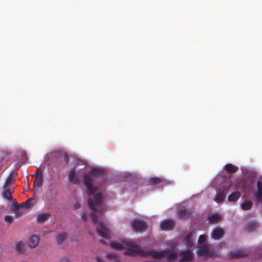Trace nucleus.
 I'll return each mask as SVG.
<instances>
[{"mask_svg":"<svg viewBox=\"0 0 262 262\" xmlns=\"http://www.w3.org/2000/svg\"><path fill=\"white\" fill-rule=\"evenodd\" d=\"M104 172L103 170L94 168L89 173H85L83 176V183L87 189L89 196L88 204L90 208L93 211L91 214V218L94 223L98 221V216L103 213V209L101 207L104 195L102 193L95 194L98 188L92 185V182L96 177L104 176Z\"/></svg>","mask_w":262,"mask_h":262,"instance_id":"1","label":"nucleus"},{"mask_svg":"<svg viewBox=\"0 0 262 262\" xmlns=\"http://www.w3.org/2000/svg\"><path fill=\"white\" fill-rule=\"evenodd\" d=\"M124 244L125 248H126V250L124 251L125 255L136 256L139 255L142 256H150V254H148L150 250L145 251L141 249L136 242L124 241Z\"/></svg>","mask_w":262,"mask_h":262,"instance_id":"2","label":"nucleus"},{"mask_svg":"<svg viewBox=\"0 0 262 262\" xmlns=\"http://www.w3.org/2000/svg\"><path fill=\"white\" fill-rule=\"evenodd\" d=\"M150 256L154 258L160 259L163 257H165L168 262H172L175 261L178 256V253L173 249L168 250H162L156 251L154 250H150L148 252Z\"/></svg>","mask_w":262,"mask_h":262,"instance_id":"3","label":"nucleus"},{"mask_svg":"<svg viewBox=\"0 0 262 262\" xmlns=\"http://www.w3.org/2000/svg\"><path fill=\"white\" fill-rule=\"evenodd\" d=\"M146 224L143 221L134 220L131 223L132 229L135 232H143L146 229Z\"/></svg>","mask_w":262,"mask_h":262,"instance_id":"4","label":"nucleus"},{"mask_svg":"<svg viewBox=\"0 0 262 262\" xmlns=\"http://www.w3.org/2000/svg\"><path fill=\"white\" fill-rule=\"evenodd\" d=\"M197 254L199 256H214L217 257L218 253L214 252L213 250H209V248L206 246H203L199 247L197 250Z\"/></svg>","mask_w":262,"mask_h":262,"instance_id":"5","label":"nucleus"},{"mask_svg":"<svg viewBox=\"0 0 262 262\" xmlns=\"http://www.w3.org/2000/svg\"><path fill=\"white\" fill-rule=\"evenodd\" d=\"M180 262H190L192 260L194 257L192 252L189 250H186L181 251L179 253Z\"/></svg>","mask_w":262,"mask_h":262,"instance_id":"6","label":"nucleus"},{"mask_svg":"<svg viewBox=\"0 0 262 262\" xmlns=\"http://www.w3.org/2000/svg\"><path fill=\"white\" fill-rule=\"evenodd\" d=\"M174 225V221L172 219H168L162 221L160 223V227L162 230H171L173 229Z\"/></svg>","mask_w":262,"mask_h":262,"instance_id":"7","label":"nucleus"},{"mask_svg":"<svg viewBox=\"0 0 262 262\" xmlns=\"http://www.w3.org/2000/svg\"><path fill=\"white\" fill-rule=\"evenodd\" d=\"M97 231L100 236L105 239L108 238L110 233V231L101 222L98 224Z\"/></svg>","mask_w":262,"mask_h":262,"instance_id":"8","label":"nucleus"},{"mask_svg":"<svg viewBox=\"0 0 262 262\" xmlns=\"http://www.w3.org/2000/svg\"><path fill=\"white\" fill-rule=\"evenodd\" d=\"M43 174L37 176L34 180V194H36L38 192L39 188L41 187L43 185Z\"/></svg>","mask_w":262,"mask_h":262,"instance_id":"9","label":"nucleus"},{"mask_svg":"<svg viewBox=\"0 0 262 262\" xmlns=\"http://www.w3.org/2000/svg\"><path fill=\"white\" fill-rule=\"evenodd\" d=\"M224 234V230L221 228L217 227L214 228L211 232V237L215 240L220 239Z\"/></svg>","mask_w":262,"mask_h":262,"instance_id":"10","label":"nucleus"},{"mask_svg":"<svg viewBox=\"0 0 262 262\" xmlns=\"http://www.w3.org/2000/svg\"><path fill=\"white\" fill-rule=\"evenodd\" d=\"M248 255L247 253L243 249L234 250L231 253V258H242L245 257Z\"/></svg>","mask_w":262,"mask_h":262,"instance_id":"11","label":"nucleus"},{"mask_svg":"<svg viewBox=\"0 0 262 262\" xmlns=\"http://www.w3.org/2000/svg\"><path fill=\"white\" fill-rule=\"evenodd\" d=\"M15 249L17 254H22L27 250V245L25 242L19 241L15 244Z\"/></svg>","mask_w":262,"mask_h":262,"instance_id":"12","label":"nucleus"},{"mask_svg":"<svg viewBox=\"0 0 262 262\" xmlns=\"http://www.w3.org/2000/svg\"><path fill=\"white\" fill-rule=\"evenodd\" d=\"M39 241V236L36 235H32L29 239L28 246L30 248H35L38 245Z\"/></svg>","mask_w":262,"mask_h":262,"instance_id":"13","label":"nucleus"},{"mask_svg":"<svg viewBox=\"0 0 262 262\" xmlns=\"http://www.w3.org/2000/svg\"><path fill=\"white\" fill-rule=\"evenodd\" d=\"M69 180L74 184H77L79 183V179L77 176L75 170H70L69 173Z\"/></svg>","mask_w":262,"mask_h":262,"instance_id":"14","label":"nucleus"},{"mask_svg":"<svg viewBox=\"0 0 262 262\" xmlns=\"http://www.w3.org/2000/svg\"><path fill=\"white\" fill-rule=\"evenodd\" d=\"M178 217L182 220L189 219L190 218V213L184 209H182L178 214Z\"/></svg>","mask_w":262,"mask_h":262,"instance_id":"15","label":"nucleus"},{"mask_svg":"<svg viewBox=\"0 0 262 262\" xmlns=\"http://www.w3.org/2000/svg\"><path fill=\"white\" fill-rule=\"evenodd\" d=\"M208 220L210 223H217L221 220V217L217 214L211 213L208 216Z\"/></svg>","mask_w":262,"mask_h":262,"instance_id":"16","label":"nucleus"},{"mask_svg":"<svg viewBox=\"0 0 262 262\" xmlns=\"http://www.w3.org/2000/svg\"><path fill=\"white\" fill-rule=\"evenodd\" d=\"M51 216V214L48 213H42L39 214L37 217V221L39 224H43Z\"/></svg>","mask_w":262,"mask_h":262,"instance_id":"17","label":"nucleus"},{"mask_svg":"<svg viewBox=\"0 0 262 262\" xmlns=\"http://www.w3.org/2000/svg\"><path fill=\"white\" fill-rule=\"evenodd\" d=\"M256 198L259 202H262V183L260 181L257 182Z\"/></svg>","mask_w":262,"mask_h":262,"instance_id":"18","label":"nucleus"},{"mask_svg":"<svg viewBox=\"0 0 262 262\" xmlns=\"http://www.w3.org/2000/svg\"><path fill=\"white\" fill-rule=\"evenodd\" d=\"M241 196V193L237 191L233 192L230 194L228 197L229 202H236Z\"/></svg>","mask_w":262,"mask_h":262,"instance_id":"19","label":"nucleus"},{"mask_svg":"<svg viewBox=\"0 0 262 262\" xmlns=\"http://www.w3.org/2000/svg\"><path fill=\"white\" fill-rule=\"evenodd\" d=\"M225 169L230 173H234L238 170V167L231 164H227L225 166Z\"/></svg>","mask_w":262,"mask_h":262,"instance_id":"20","label":"nucleus"},{"mask_svg":"<svg viewBox=\"0 0 262 262\" xmlns=\"http://www.w3.org/2000/svg\"><path fill=\"white\" fill-rule=\"evenodd\" d=\"M15 179L13 177V176L10 174L8 176V177L7 178L5 184H4V189H7L11 185H12V184H13L15 182Z\"/></svg>","mask_w":262,"mask_h":262,"instance_id":"21","label":"nucleus"},{"mask_svg":"<svg viewBox=\"0 0 262 262\" xmlns=\"http://www.w3.org/2000/svg\"><path fill=\"white\" fill-rule=\"evenodd\" d=\"M192 233H189L184 238L185 244L186 247H190L193 246V242L192 239Z\"/></svg>","mask_w":262,"mask_h":262,"instance_id":"22","label":"nucleus"},{"mask_svg":"<svg viewBox=\"0 0 262 262\" xmlns=\"http://www.w3.org/2000/svg\"><path fill=\"white\" fill-rule=\"evenodd\" d=\"M111 247L115 250H121L125 248L124 242L121 244L117 242H112L110 244Z\"/></svg>","mask_w":262,"mask_h":262,"instance_id":"23","label":"nucleus"},{"mask_svg":"<svg viewBox=\"0 0 262 262\" xmlns=\"http://www.w3.org/2000/svg\"><path fill=\"white\" fill-rule=\"evenodd\" d=\"M106 257L107 259L113 260V262H121L119 256L115 253H107Z\"/></svg>","mask_w":262,"mask_h":262,"instance_id":"24","label":"nucleus"},{"mask_svg":"<svg viewBox=\"0 0 262 262\" xmlns=\"http://www.w3.org/2000/svg\"><path fill=\"white\" fill-rule=\"evenodd\" d=\"M225 197H226V194H225V192L223 191L221 192L217 193L216 194V196L215 198L214 199V201L216 202L220 203L224 200V199H225Z\"/></svg>","mask_w":262,"mask_h":262,"instance_id":"25","label":"nucleus"},{"mask_svg":"<svg viewBox=\"0 0 262 262\" xmlns=\"http://www.w3.org/2000/svg\"><path fill=\"white\" fill-rule=\"evenodd\" d=\"M253 205V203L251 201H246L241 204V208L245 210H250Z\"/></svg>","mask_w":262,"mask_h":262,"instance_id":"26","label":"nucleus"},{"mask_svg":"<svg viewBox=\"0 0 262 262\" xmlns=\"http://www.w3.org/2000/svg\"><path fill=\"white\" fill-rule=\"evenodd\" d=\"M13 192V189H7L3 193V197L9 201L12 199V194Z\"/></svg>","mask_w":262,"mask_h":262,"instance_id":"27","label":"nucleus"},{"mask_svg":"<svg viewBox=\"0 0 262 262\" xmlns=\"http://www.w3.org/2000/svg\"><path fill=\"white\" fill-rule=\"evenodd\" d=\"M162 181V180L158 177H151L148 180V182L152 185L160 184Z\"/></svg>","mask_w":262,"mask_h":262,"instance_id":"28","label":"nucleus"},{"mask_svg":"<svg viewBox=\"0 0 262 262\" xmlns=\"http://www.w3.org/2000/svg\"><path fill=\"white\" fill-rule=\"evenodd\" d=\"M67 237V233H60L59 234L57 237V243L58 244H60L62 243Z\"/></svg>","mask_w":262,"mask_h":262,"instance_id":"29","label":"nucleus"},{"mask_svg":"<svg viewBox=\"0 0 262 262\" xmlns=\"http://www.w3.org/2000/svg\"><path fill=\"white\" fill-rule=\"evenodd\" d=\"M257 227V223L253 222L249 223L247 226V229L250 231H252L253 230H255Z\"/></svg>","mask_w":262,"mask_h":262,"instance_id":"30","label":"nucleus"},{"mask_svg":"<svg viewBox=\"0 0 262 262\" xmlns=\"http://www.w3.org/2000/svg\"><path fill=\"white\" fill-rule=\"evenodd\" d=\"M33 200H34L33 199H31V198L29 199L26 202H23V203H21L20 206L22 207H24V208H27L29 207L30 204V202H32V201H33Z\"/></svg>","mask_w":262,"mask_h":262,"instance_id":"31","label":"nucleus"},{"mask_svg":"<svg viewBox=\"0 0 262 262\" xmlns=\"http://www.w3.org/2000/svg\"><path fill=\"white\" fill-rule=\"evenodd\" d=\"M13 219H14L12 216L9 215H6L4 217L5 221L6 222L8 223L9 224H11V223H12Z\"/></svg>","mask_w":262,"mask_h":262,"instance_id":"32","label":"nucleus"},{"mask_svg":"<svg viewBox=\"0 0 262 262\" xmlns=\"http://www.w3.org/2000/svg\"><path fill=\"white\" fill-rule=\"evenodd\" d=\"M13 206L11 208V210L12 211L16 210L19 209L20 205L17 203L16 200H14Z\"/></svg>","mask_w":262,"mask_h":262,"instance_id":"33","label":"nucleus"},{"mask_svg":"<svg viewBox=\"0 0 262 262\" xmlns=\"http://www.w3.org/2000/svg\"><path fill=\"white\" fill-rule=\"evenodd\" d=\"M206 238L205 235H200L198 239V243L200 244H203L205 242Z\"/></svg>","mask_w":262,"mask_h":262,"instance_id":"34","label":"nucleus"},{"mask_svg":"<svg viewBox=\"0 0 262 262\" xmlns=\"http://www.w3.org/2000/svg\"><path fill=\"white\" fill-rule=\"evenodd\" d=\"M40 174H43L41 170H40V168L39 167L37 169V170L35 174L33 175V176L36 177L37 176L40 175Z\"/></svg>","mask_w":262,"mask_h":262,"instance_id":"35","label":"nucleus"},{"mask_svg":"<svg viewBox=\"0 0 262 262\" xmlns=\"http://www.w3.org/2000/svg\"><path fill=\"white\" fill-rule=\"evenodd\" d=\"M87 217H88V216H87V214L86 213H84L81 215L82 220L83 221H85L87 219Z\"/></svg>","mask_w":262,"mask_h":262,"instance_id":"36","label":"nucleus"},{"mask_svg":"<svg viewBox=\"0 0 262 262\" xmlns=\"http://www.w3.org/2000/svg\"><path fill=\"white\" fill-rule=\"evenodd\" d=\"M96 259L97 262H105L103 259L98 256L97 257Z\"/></svg>","mask_w":262,"mask_h":262,"instance_id":"37","label":"nucleus"},{"mask_svg":"<svg viewBox=\"0 0 262 262\" xmlns=\"http://www.w3.org/2000/svg\"><path fill=\"white\" fill-rule=\"evenodd\" d=\"M74 207L76 209H79V208H80V206L79 204L78 203H76V204H75L74 205Z\"/></svg>","mask_w":262,"mask_h":262,"instance_id":"38","label":"nucleus"},{"mask_svg":"<svg viewBox=\"0 0 262 262\" xmlns=\"http://www.w3.org/2000/svg\"><path fill=\"white\" fill-rule=\"evenodd\" d=\"M63 158L65 159L66 161V164L68 162V157L67 155H65L64 156H62Z\"/></svg>","mask_w":262,"mask_h":262,"instance_id":"39","label":"nucleus"},{"mask_svg":"<svg viewBox=\"0 0 262 262\" xmlns=\"http://www.w3.org/2000/svg\"><path fill=\"white\" fill-rule=\"evenodd\" d=\"M100 242H101V243L104 244V243H105V241H104V239H101V240L100 241Z\"/></svg>","mask_w":262,"mask_h":262,"instance_id":"40","label":"nucleus"},{"mask_svg":"<svg viewBox=\"0 0 262 262\" xmlns=\"http://www.w3.org/2000/svg\"><path fill=\"white\" fill-rule=\"evenodd\" d=\"M227 189H228V188H227L226 190H227ZM224 190H226V189H225V188H224Z\"/></svg>","mask_w":262,"mask_h":262,"instance_id":"41","label":"nucleus"},{"mask_svg":"<svg viewBox=\"0 0 262 262\" xmlns=\"http://www.w3.org/2000/svg\"><path fill=\"white\" fill-rule=\"evenodd\" d=\"M29 181V180L27 179V181H26V183H28Z\"/></svg>","mask_w":262,"mask_h":262,"instance_id":"42","label":"nucleus"},{"mask_svg":"<svg viewBox=\"0 0 262 262\" xmlns=\"http://www.w3.org/2000/svg\"><path fill=\"white\" fill-rule=\"evenodd\" d=\"M29 181V180L27 179V181H26V183H28Z\"/></svg>","mask_w":262,"mask_h":262,"instance_id":"43","label":"nucleus"},{"mask_svg":"<svg viewBox=\"0 0 262 262\" xmlns=\"http://www.w3.org/2000/svg\"><path fill=\"white\" fill-rule=\"evenodd\" d=\"M67 262H68V261H67Z\"/></svg>","mask_w":262,"mask_h":262,"instance_id":"44","label":"nucleus"}]
</instances>
